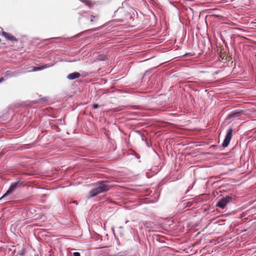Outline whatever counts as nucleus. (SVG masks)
<instances>
[{"instance_id":"obj_1","label":"nucleus","mask_w":256,"mask_h":256,"mask_svg":"<svg viewBox=\"0 0 256 256\" xmlns=\"http://www.w3.org/2000/svg\"><path fill=\"white\" fill-rule=\"evenodd\" d=\"M93 185L95 188L89 192L90 198H92L100 194L106 192L109 190L111 188V186L106 184L104 180L98 181L93 184Z\"/></svg>"},{"instance_id":"obj_2","label":"nucleus","mask_w":256,"mask_h":256,"mask_svg":"<svg viewBox=\"0 0 256 256\" xmlns=\"http://www.w3.org/2000/svg\"><path fill=\"white\" fill-rule=\"evenodd\" d=\"M21 184L22 183L20 181L12 182L6 192L0 198V200H2L9 194L12 193L16 188H20Z\"/></svg>"},{"instance_id":"obj_3","label":"nucleus","mask_w":256,"mask_h":256,"mask_svg":"<svg viewBox=\"0 0 256 256\" xmlns=\"http://www.w3.org/2000/svg\"><path fill=\"white\" fill-rule=\"evenodd\" d=\"M232 200V198L229 196L221 198L217 202L216 206L222 209L226 208V204Z\"/></svg>"},{"instance_id":"obj_4","label":"nucleus","mask_w":256,"mask_h":256,"mask_svg":"<svg viewBox=\"0 0 256 256\" xmlns=\"http://www.w3.org/2000/svg\"><path fill=\"white\" fill-rule=\"evenodd\" d=\"M234 130L232 128H229L227 131L226 134L225 136V138L222 144V146L224 148L227 147L232 139V132Z\"/></svg>"},{"instance_id":"obj_5","label":"nucleus","mask_w":256,"mask_h":256,"mask_svg":"<svg viewBox=\"0 0 256 256\" xmlns=\"http://www.w3.org/2000/svg\"><path fill=\"white\" fill-rule=\"evenodd\" d=\"M4 37L6 41L10 42L12 44H14L18 43V39L14 36L12 33H0Z\"/></svg>"},{"instance_id":"obj_6","label":"nucleus","mask_w":256,"mask_h":256,"mask_svg":"<svg viewBox=\"0 0 256 256\" xmlns=\"http://www.w3.org/2000/svg\"><path fill=\"white\" fill-rule=\"evenodd\" d=\"M32 69L30 70H28L27 72H19L16 71L12 73V76H17L20 74H24L28 72H37L39 70H42V66H32L30 68Z\"/></svg>"},{"instance_id":"obj_7","label":"nucleus","mask_w":256,"mask_h":256,"mask_svg":"<svg viewBox=\"0 0 256 256\" xmlns=\"http://www.w3.org/2000/svg\"><path fill=\"white\" fill-rule=\"evenodd\" d=\"M244 112L242 110L240 111H233L229 114L227 116L228 120H231L234 118H238L240 116L244 114Z\"/></svg>"},{"instance_id":"obj_8","label":"nucleus","mask_w":256,"mask_h":256,"mask_svg":"<svg viewBox=\"0 0 256 256\" xmlns=\"http://www.w3.org/2000/svg\"><path fill=\"white\" fill-rule=\"evenodd\" d=\"M80 76V74L78 72H74L68 75L67 78L70 80H73L78 78Z\"/></svg>"},{"instance_id":"obj_9","label":"nucleus","mask_w":256,"mask_h":256,"mask_svg":"<svg viewBox=\"0 0 256 256\" xmlns=\"http://www.w3.org/2000/svg\"><path fill=\"white\" fill-rule=\"evenodd\" d=\"M82 2H84L86 6L89 8H92L95 4L96 2L90 0H80Z\"/></svg>"},{"instance_id":"obj_10","label":"nucleus","mask_w":256,"mask_h":256,"mask_svg":"<svg viewBox=\"0 0 256 256\" xmlns=\"http://www.w3.org/2000/svg\"><path fill=\"white\" fill-rule=\"evenodd\" d=\"M110 26H112L111 22H109L108 24H106L102 26L100 29L102 30H104L106 28Z\"/></svg>"},{"instance_id":"obj_11","label":"nucleus","mask_w":256,"mask_h":256,"mask_svg":"<svg viewBox=\"0 0 256 256\" xmlns=\"http://www.w3.org/2000/svg\"><path fill=\"white\" fill-rule=\"evenodd\" d=\"M52 66V64H44L42 66V70H44L45 68H50V67Z\"/></svg>"},{"instance_id":"obj_12","label":"nucleus","mask_w":256,"mask_h":256,"mask_svg":"<svg viewBox=\"0 0 256 256\" xmlns=\"http://www.w3.org/2000/svg\"><path fill=\"white\" fill-rule=\"evenodd\" d=\"M92 106L94 108L96 109L98 108L100 106L98 104H94L92 105Z\"/></svg>"},{"instance_id":"obj_13","label":"nucleus","mask_w":256,"mask_h":256,"mask_svg":"<svg viewBox=\"0 0 256 256\" xmlns=\"http://www.w3.org/2000/svg\"><path fill=\"white\" fill-rule=\"evenodd\" d=\"M206 36H207V43H208V44L209 45L210 44V40H209L208 33H206Z\"/></svg>"},{"instance_id":"obj_14","label":"nucleus","mask_w":256,"mask_h":256,"mask_svg":"<svg viewBox=\"0 0 256 256\" xmlns=\"http://www.w3.org/2000/svg\"><path fill=\"white\" fill-rule=\"evenodd\" d=\"M74 256H80V254L78 252H74L73 254Z\"/></svg>"},{"instance_id":"obj_15","label":"nucleus","mask_w":256,"mask_h":256,"mask_svg":"<svg viewBox=\"0 0 256 256\" xmlns=\"http://www.w3.org/2000/svg\"><path fill=\"white\" fill-rule=\"evenodd\" d=\"M90 17H91L90 22H93L92 18H95V16H93L92 15H91Z\"/></svg>"},{"instance_id":"obj_16","label":"nucleus","mask_w":256,"mask_h":256,"mask_svg":"<svg viewBox=\"0 0 256 256\" xmlns=\"http://www.w3.org/2000/svg\"><path fill=\"white\" fill-rule=\"evenodd\" d=\"M150 73V72L146 71V72L144 73V75H145V76L148 75V74Z\"/></svg>"},{"instance_id":"obj_17","label":"nucleus","mask_w":256,"mask_h":256,"mask_svg":"<svg viewBox=\"0 0 256 256\" xmlns=\"http://www.w3.org/2000/svg\"><path fill=\"white\" fill-rule=\"evenodd\" d=\"M4 80V78H0V83L2 82H3Z\"/></svg>"},{"instance_id":"obj_18","label":"nucleus","mask_w":256,"mask_h":256,"mask_svg":"<svg viewBox=\"0 0 256 256\" xmlns=\"http://www.w3.org/2000/svg\"><path fill=\"white\" fill-rule=\"evenodd\" d=\"M0 32H4L3 31V29L2 28H0Z\"/></svg>"},{"instance_id":"obj_19","label":"nucleus","mask_w":256,"mask_h":256,"mask_svg":"<svg viewBox=\"0 0 256 256\" xmlns=\"http://www.w3.org/2000/svg\"><path fill=\"white\" fill-rule=\"evenodd\" d=\"M86 14V12H84V13L82 15V16H84V15Z\"/></svg>"},{"instance_id":"obj_20","label":"nucleus","mask_w":256,"mask_h":256,"mask_svg":"<svg viewBox=\"0 0 256 256\" xmlns=\"http://www.w3.org/2000/svg\"><path fill=\"white\" fill-rule=\"evenodd\" d=\"M114 30H109L108 31L109 32H112L113 31H114Z\"/></svg>"},{"instance_id":"obj_21","label":"nucleus","mask_w":256,"mask_h":256,"mask_svg":"<svg viewBox=\"0 0 256 256\" xmlns=\"http://www.w3.org/2000/svg\"><path fill=\"white\" fill-rule=\"evenodd\" d=\"M82 32H88V30H84V31H83Z\"/></svg>"},{"instance_id":"obj_22","label":"nucleus","mask_w":256,"mask_h":256,"mask_svg":"<svg viewBox=\"0 0 256 256\" xmlns=\"http://www.w3.org/2000/svg\"><path fill=\"white\" fill-rule=\"evenodd\" d=\"M246 30H244L243 32H246Z\"/></svg>"}]
</instances>
